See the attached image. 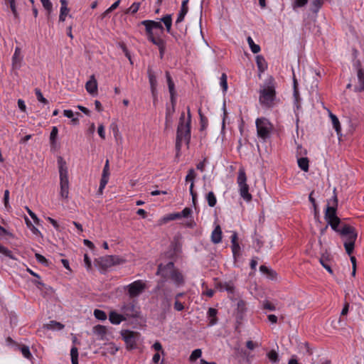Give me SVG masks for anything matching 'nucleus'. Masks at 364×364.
Segmentation results:
<instances>
[{
	"mask_svg": "<svg viewBox=\"0 0 364 364\" xmlns=\"http://www.w3.org/2000/svg\"><path fill=\"white\" fill-rule=\"evenodd\" d=\"M337 206L338 198L336 193V188H334L333 198L328 202L325 212V219L328 222V225H329L334 231L338 232L341 229V227L339 228L341 220L336 215Z\"/></svg>",
	"mask_w": 364,
	"mask_h": 364,
	"instance_id": "obj_1",
	"label": "nucleus"
},
{
	"mask_svg": "<svg viewBox=\"0 0 364 364\" xmlns=\"http://www.w3.org/2000/svg\"><path fill=\"white\" fill-rule=\"evenodd\" d=\"M340 235L344 238V247L346 253L350 255L353 252L355 247V242L357 238V232L355 228L348 224H341V229L338 232Z\"/></svg>",
	"mask_w": 364,
	"mask_h": 364,
	"instance_id": "obj_2",
	"label": "nucleus"
},
{
	"mask_svg": "<svg viewBox=\"0 0 364 364\" xmlns=\"http://www.w3.org/2000/svg\"><path fill=\"white\" fill-rule=\"evenodd\" d=\"M191 140V125L185 123V114L182 112L179 118V122L176 132V148L181 149L182 142L189 144Z\"/></svg>",
	"mask_w": 364,
	"mask_h": 364,
	"instance_id": "obj_3",
	"label": "nucleus"
},
{
	"mask_svg": "<svg viewBox=\"0 0 364 364\" xmlns=\"http://www.w3.org/2000/svg\"><path fill=\"white\" fill-rule=\"evenodd\" d=\"M58 164L60 174V196L61 198L68 200L69 196V181L66 162L61 156H59L58 159Z\"/></svg>",
	"mask_w": 364,
	"mask_h": 364,
	"instance_id": "obj_4",
	"label": "nucleus"
},
{
	"mask_svg": "<svg viewBox=\"0 0 364 364\" xmlns=\"http://www.w3.org/2000/svg\"><path fill=\"white\" fill-rule=\"evenodd\" d=\"M276 97L275 88L269 83L267 87L260 90L259 100L262 105L270 107L273 105Z\"/></svg>",
	"mask_w": 364,
	"mask_h": 364,
	"instance_id": "obj_5",
	"label": "nucleus"
},
{
	"mask_svg": "<svg viewBox=\"0 0 364 364\" xmlns=\"http://www.w3.org/2000/svg\"><path fill=\"white\" fill-rule=\"evenodd\" d=\"M161 22H163L166 26L168 33L171 32L172 26V17L171 14H167L160 19V21H155L151 20H145L141 21V24L144 26L150 27V29H159L161 31L164 30V27Z\"/></svg>",
	"mask_w": 364,
	"mask_h": 364,
	"instance_id": "obj_6",
	"label": "nucleus"
},
{
	"mask_svg": "<svg viewBox=\"0 0 364 364\" xmlns=\"http://www.w3.org/2000/svg\"><path fill=\"white\" fill-rule=\"evenodd\" d=\"M256 127L258 136L264 140L269 136L273 128L270 122L264 117L257 119Z\"/></svg>",
	"mask_w": 364,
	"mask_h": 364,
	"instance_id": "obj_7",
	"label": "nucleus"
},
{
	"mask_svg": "<svg viewBox=\"0 0 364 364\" xmlns=\"http://www.w3.org/2000/svg\"><path fill=\"white\" fill-rule=\"evenodd\" d=\"M175 270L174 264L172 262H168L166 264L163 265L160 264L158 266V269L156 272V274L159 275L162 277V280L159 282L157 285V289H162L164 287V284L166 281L170 279L173 272Z\"/></svg>",
	"mask_w": 364,
	"mask_h": 364,
	"instance_id": "obj_8",
	"label": "nucleus"
},
{
	"mask_svg": "<svg viewBox=\"0 0 364 364\" xmlns=\"http://www.w3.org/2000/svg\"><path fill=\"white\" fill-rule=\"evenodd\" d=\"M121 334L128 349L136 348V341L139 338V333L125 330L122 331Z\"/></svg>",
	"mask_w": 364,
	"mask_h": 364,
	"instance_id": "obj_9",
	"label": "nucleus"
},
{
	"mask_svg": "<svg viewBox=\"0 0 364 364\" xmlns=\"http://www.w3.org/2000/svg\"><path fill=\"white\" fill-rule=\"evenodd\" d=\"M120 259L117 256L113 255H106L102 257H100L96 262L100 268L103 270H105L113 265L119 264Z\"/></svg>",
	"mask_w": 364,
	"mask_h": 364,
	"instance_id": "obj_10",
	"label": "nucleus"
},
{
	"mask_svg": "<svg viewBox=\"0 0 364 364\" xmlns=\"http://www.w3.org/2000/svg\"><path fill=\"white\" fill-rule=\"evenodd\" d=\"M146 285L141 280H137L127 286L129 296L131 298L140 295L145 289Z\"/></svg>",
	"mask_w": 364,
	"mask_h": 364,
	"instance_id": "obj_11",
	"label": "nucleus"
},
{
	"mask_svg": "<svg viewBox=\"0 0 364 364\" xmlns=\"http://www.w3.org/2000/svg\"><path fill=\"white\" fill-rule=\"evenodd\" d=\"M147 75L150 84L151 95L154 99V102H155L157 100L158 82L156 75L151 66H149L147 68Z\"/></svg>",
	"mask_w": 364,
	"mask_h": 364,
	"instance_id": "obj_12",
	"label": "nucleus"
},
{
	"mask_svg": "<svg viewBox=\"0 0 364 364\" xmlns=\"http://www.w3.org/2000/svg\"><path fill=\"white\" fill-rule=\"evenodd\" d=\"M121 311L124 317L127 318H136L139 316V308L133 303L124 304L122 308Z\"/></svg>",
	"mask_w": 364,
	"mask_h": 364,
	"instance_id": "obj_13",
	"label": "nucleus"
},
{
	"mask_svg": "<svg viewBox=\"0 0 364 364\" xmlns=\"http://www.w3.org/2000/svg\"><path fill=\"white\" fill-rule=\"evenodd\" d=\"M22 61L21 50L20 48L16 47L12 57V70L14 71L15 75H18L17 70L21 68Z\"/></svg>",
	"mask_w": 364,
	"mask_h": 364,
	"instance_id": "obj_14",
	"label": "nucleus"
},
{
	"mask_svg": "<svg viewBox=\"0 0 364 364\" xmlns=\"http://www.w3.org/2000/svg\"><path fill=\"white\" fill-rule=\"evenodd\" d=\"M166 78L168 87V91L170 93V98L171 104H176V90H175V85L171 78V76L168 71L166 72Z\"/></svg>",
	"mask_w": 364,
	"mask_h": 364,
	"instance_id": "obj_15",
	"label": "nucleus"
},
{
	"mask_svg": "<svg viewBox=\"0 0 364 364\" xmlns=\"http://www.w3.org/2000/svg\"><path fill=\"white\" fill-rule=\"evenodd\" d=\"M86 90L91 95H96L97 92V82L94 75L90 77V80L86 82Z\"/></svg>",
	"mask_w": 364,
	"mask_h": 364,
	"instance_id": "obj_16",
	"label": "nucleus"
},
{
	"mask_svg": "<svg viewBox=\"0 0 364 364\" xmlns=\"http://www.w3.org/2000/svg\"><path fill=\"white\" fill-rule=\"evenodd\" d=\"M188 1V0L183 1L180 12L178 14V17H177V19L175 23L176 25H178V23H181L184 20L185 16L186 15V14L188 13V9L187 6Z\"/></svg>",
	"mask_w": 364,
	"mask_h": 364,
	"instance_id": "obj_17",
	"label": "nucleus"
},
{
	"mask_svg": "<svg viewBox=\"0 0 364 364\" xmlns=\"http://www.w3.org/2000/svg\"><path fill=\"white\" fill-rule=\"evenodd\" d=\"M170 279H171L173 280V282H174V284L177 286V287H179V286H182L184 284V278H183V274L179 272L178 271L177 269H175Z\"/></svg>",
	"mask_w": 364,
	"mask_h": 364,
	"instance_id": "obj_18",
	"label": "nucleus"
},
{
	"mask_svg": "<svg viewBox=\"0 0 364 364\" xmlns=\"http://www.w3.org/2000/svg\"><path fill=\"white\" fill-rule=\"evenodd\" d=\"M109 320L112 324H119L122 321L126 320L124 315L117 314L115 311H111L109 315Z\"/></svg>",
	"mask_w": 364,
	"mask_h": 364,
	"instance_id": "obj_19",
	"label": "nucleus"
},
{
	"mask_svg": "<svg viewBox=\"0 0 364 364\" xmlns=\"http://www.w3.org/2000/svg\"><path fill=\"white\" fill-rule=\"evenodd\" d=\"M222 240V230L220 225H217L211 234V241L214 244H218Z\"/></svg>",
	"mask_w": 364,
	"mask_h": 364,
	"instance_id": "obj_20",
	"label": "nucleus"
},
{
	"mask_svg": "<svg viewBox=\"0 0 364 364\" xmlns=\"http://www.w3.org/2000/svg\"><path fill=\"white\" fill-rule=\"evenodd\" d=\"M237 232H233V234L231 236V243H232V251L233 253V255L235 257L236 255H239L240 247L239 245V243L237 242Z\"/></svg>",
	"mask_w": 364,
	"mask_h": 364,
	"instance_id": "obj_21",
	"label": "nucleus"
},
{
	"mask_svg": "<svg viewBox=\"0 0 364 364\" xmlns=\"http://www.w3.org/2000/svg\"><path fill=\"white\" fill-rule=\"evenodd\" d=\"M237 183L238 187L247 186V176L243 168H240L238 171V176L237 178Z\"/></svg>",
	"mask_w": 364,
	"mask_h": 364,
	"instance_id": "obj_22",
	"label": "nucleus"
},
{
	"mask_svg": "<svg viewBox=\"0 0 364 364\" xmlns=\"http://www.w3.org/2000/svg\"><path fill=\"white\" fill-rule=\"evenodd\" d=\"M93 332L101 340H105L107 334V328L105 326L97 325L93 328Z\"/></svg>",
	"mask_w": 364,
	"mask_h": 364,
	"instance_id": "obj_23",
	"label": "nucleus"
},
{
	"mask_svg": "<svg viewBox=\"0 0 364 364\" xmlns=\"http://www.w3.org/2000/svg\"><path fill=\"white\" fill-rule=\"evenodd\" d=\"M164 300L162 301V306L164 309L169 310L171 306V299H169V296L171 294V290L167 288L162 289Z\"/></svg>",
	"mask_w": 364,
	"mask_h": 364,
	"instance_id": "obj_24",
	"label": "nucleus"
},
{
	"mask_svg": "<svg viewBox=\"0 0 364 364\" xmlns=\"http://www.w3.org/2000/svg\"><path fill=\"white\" fill-rule=\"evenodd\" d=\"M239 193L240 196L247 202L252 200V195L249 193V186H245L239 188Z\"/></svg>",
	"mask_w": 364,
	"mask_h": 364,
	"instance_id": "obj_25",
	"label": "nucleus"
},
{
	"mask_svg": "<svg viewBox=\"0 0 364 364\" xmlns=\"http://www.w3.org/2000/svg\"><path fill=\"white\" fill-rule=\"evenodd\" d=\"M324 0H312L310 4V11L314 14L315 15L317 14L319 9L323 4Z\"/></svg>",
	"mask_w": 364,
	"mask_h": 364,
	"instance_id": "obj_26",
	"label": "nucleus"
},
{
	"mask_svg": "<svg viewBox=\"0 0 364 364\" xmlns=\"http://www.w3.org/2000/svg\"><path fill=\"white\" fill-rule=\"evenodd\" d=\"M357 75H358V82L360 83V87H355V91H356V92L364 91V71L360 68H359L358 69Z\"/></svg>",
	"mask_w": 364,
	"mask_h": 364,
	"instance_id": "obj_27",
	"label": "nucleus"
},
{
	"mask_svg": "<svg viewBox=\"0 0 364 364\" xmlns=\"http://www.w3.org/2000/svg\"><path fill=\"white\" fill-rule=\"evenodd\" d=\"M217 313L218 311L214 308H209L208 311V316L209 318V326H213L217 323Z\"/></svg>",
	"mask_w": 364,
	"mask_h": 364,
	"instance_id": "obj_28",
	"label": "nucleus"
},
{
	"mask_svg": "<svg viewBox=\"0 0 364 364\" xmlns=\"http://www.w3.org/2000/svg\"><path fill=\"white\" fill-rule=\"evenodd\" d=\"M218 287L221 291H226L229 294H233L235 291V287L233 284L230 282H220L218 284Z\"/></svg>",
	"mask_w": 364,
	"mask_h": 364,
	"instance_id": "obj_29",
	"label": "nucleus"
},
{
	"mask_svg": "<svg viewBox=\"0 0 364 364\" xmlns=\"http://www.w3.org/2000/svg\"><path fill=\"white\" fill-rule=\"evenodd\" d=\"M256 63L260 72H264L267 68V64L265 59L262 55L256 56Z\"/></svg>",
	"mask_w": 364,
	"mask_h": 364,
	"instance_id": "obj_30",
	"label": "nucleus"
},
{
	"mask_svg": "<svg viewBox=\"0 0 364 364\" xmlns=\"http://www.w3.org/2000/svg\"><path fill=\"white\" fill-rule=\"evenodd\" d=\"M309 159L306 157H300L297 160L299 167L305 172L309 171Z\"/></svg>",
	"mask_w": 364,
	"mask_h": 364,
	"instance_id": "obj_31",
	"label": "nucleus"
},
{
	"mask_svg": "<svg viewBox=\"0 0 364 364\" xmlns=\"http://www.w3.org/2000/svg\"><path fill=\"white\" fill-rule=\"evenodd\" d=\"M259 270L263 274H267V276L271 279H274L277 275V273L274 270L269 269L265 265H261L259 267Z\"/></svg>",
	"mask_w": 364,
	"mask_h": 364,
	"instance_id": "obj_32",
	"label": "nucleus"
},
{
	"mask_svg": "<svg viewBox=\"0 0 364 364\" xmlns=\"http://www.w3.org/2000/svg\"><path fill=\"white\" fill-rule=\"evenodd\" d=\"M329 117L331 119L333 128L335 129L336 132L338 134L341 131V124H340L338 117L331 112H330Z\"/></svg>",
	"mask_w": 364,
	"mask_h": 364,
	"instance_id": "obj_33",
	"label": "nucleus"
},
{
	"mask_svg": "<svg viewBox=\"0 0 364 364\" xmlns=\"http://www.w3.org/2000/svg\"><path fill=\"white\" fill-rule=\"evenodd\" d=\"M294 105L296 107L297 109H299L300 104H299V93L297 88V81L294 78Z\"/></svg>",
	"mask_w": 364,
	"mask_h": 364,
	"instance_id": "obj_34",
	"label": "nucleus"
},
{
	"mask_svg": "<svg viewBox=\"0 0 364 364\" xmlns=\"http://www.w3.org/2000/svg\"><path fill=\"white\" fill-rule=\"evenodd\" d=\"M45 327L47 329H51V330H61L64 328V325L62 324L60 322L55 321H51L49 323L46 324Z\"/></svg>",
	"mask_w": 364,
	"mask_h": 364,
	"instance_id": "obj_35",
	"label": "nucleus"
},
{
	"mask_svg": "<svg viewBox=\"0 0 364 364\" xmlns=\"http://www.w3.org/2000/svg\"><path fill=\"white\" fill-rule=\"evenodd\" d=\"M321 264L331 274H333V270L328 264V259L327 257L322 255L319 259Z\"/></svg>",
	"mask_w": 364,
	"mask_h": 364,
	"instance_id": "obj_36",
	"label": "nucleus"
},
{
	"mask_svg": "<svg viewBox=\"0 0 364 364\" xmlns=\"http://www.w3.org/2000/svg\"><path fill=\"white\" fill-rule=\"evenodd\" d=\"M247 43L250 46V48L253 53H257L260 51V47L259 45L255 44L250 36H248L247 38Z\"/></svg>",
	"mask_w": 364,
	"mask_h": 364,
	"instance_id": "obj_37",
	"label": "nucleus"
},
{
	"mask_svg": "<svg viewBox=\"0 0 364 364\" xmlns=\"http://www.w3.org/2000/svg\"><path fill=\"white\" fill-rule=\"evenodd\" d=\"M206 200L210 207H214L216 204V197L213 191H210L206 196Z\"/></svg>",
	"mask_w": 364,
	"mask_h": 364,
	"instance_id": "obj_38",
	"label": "nucleus"
},
{
	"mask_svg": "<svg viewBox=\"0 0 364 364\" xmlns=\"http://www.w3.org/2000/svg\"><path fill=\"white\" fill-rule=\"evenodd\" d=\"M196 177V173L193 168H191L188 170V174L186 176V181L191 182V184L194 185V181Z\"/></svg>",
	"mask_w": 364,
	"mask_h": 364,
	"instance_id": "obj_39",
	"label": "nucleus"
},
{
	"mask_svg": "<svg viewBox=\"0 0 364 364\" xmlns=\"http://www.w3.org/2000/svg\"><path fill=\"white\" fill-rule=\"evenodd\" d=\"M95 317L100 321H105L107 319V314L104 311L95 309L94 311Z\"/></svg>",
	"mask_w": 364,
	"mask_h": 364,
	"instance_id": "obj_40",
	"label": "nucleus"
},
{
	"mask_svg": "<svg viewBox=\"0 0 364 364\" xmlns=\"http://www.w3.org/2000/svg\"><path fill=\"white\" fill-rule=\"evenodd\" d=\"M220 84L222 87L223 91L225 92L228 90V82H227V75L225 73H223L220 79Z\"/></svg>",
	"mask_w": 364,
	"mask_h": 364,
	"instance_id": "obj_41",
	"label": "nucleus"
},
{
	"mask_svg": "<svg viewBox=\"0 0 364 364\" xmlns=\"http://www.w3.org/2000/svg\"><path fill=\"white\" fill-rule=\"evenodd\" d=\"M202 355V351L200 349L198 348V349H196L194 350L191 355H190V360L191 361H195L198 358H200Z\"/></svg>",
	"mask_w": 364,
	"mask_h": 364,
	"instance_id": "obj_42",
	"label": "nucleus"
},
{
	"mask_svg": "<svg viewBox=\"0 0 364 364\" xmlns=\"http://www.w3.org/2000/svg\"><path fill=\"white\" fill-rule=\"evenodd\" d=\"M267 357L273 363H277L279 361L278 353L274 350H272L267 353Z\"/></svg>",
	"mask_w": 364,
	"mask_h": 364,
	"instance_id": "obj_43",
	"label": "nucleus"
},
{
	"mask_svg": "<svg viewBox=\"0 0 364 364\" xmlns=\"http://www.w3.org/2000/svg\"><path fill=\"white\" fill-rule=\"evenodd\" d=\"M35 93H36L37 100L39 102H41L45 105L48 103V101L43 96L41 91L38 88H36L35 90Z\"/></svg>",
	"mask_w": 364,
	"mask_h": 364,
	"instance_id": "obj_44",
	"label": "nucleus"
},
{
	"mask_svg": "<svg viewBox=\"0 0 364 364\" xmlns=\"http://www.w3.org/2000/svg\"><path fill=\"white\" fill-rule=\"evenodd\" d=\"M64 115L68 118H72V122L74 124H77L79 122L77 118H73L74 114L72 110L65 109L63 111Z\"/></svg>",
	"mask_w": 364,
	"mask_h": 364,
	"instance_id": "obj_45",
	"label": "nucleus"
},
{
	"mask_svg": "<svg viewBox=\"0 0 364 364\" xmlns=\"http://www.w3.org/2000/svg\"><path fill=\"white\" fill-rule=\"evenodd\" d=\"M35 257L39 263L45 265L46 267H48L49 265L48 259L44 256L41 255L39 253H36Z\"/></svg>",
	"mask_w": 364,
	"mask_h": 364,
	"instance_id": "obj_46",
	"label": "nucleus"
},
{
	"mask_svg": "<svg viewBox=\"0 0 364 364\" xmlns=\"http://www.w3.org/2000/svg\"><path fill=\"white\" fill-rule=\"evenodd\" d=\"M181 218L179 213H171L164 218V221L167 222Z\"/></svg>",
	"mask_w": 364,
	"mask_h": 364,
	"instance_id": "obj_47",
	"label": "nucleus"
},
{
	"mask_svg": "<svg viewBox=\"0 0 364 364\" xmlns=\"http://www.w3.org/2000/svg\"><path fill=\"white\" fill-rule=\"evenodd\" d=\"M43 7L50 13L52 11L53 4L50 0H41Z\"/></svg>",
	"mask_w": 364,
	"mask_h": 364,
	"instance_id": "obj_48",
	"label": "nucleus"
},
{
	"mask_svg": "<svg viewBox=\"0 0 364 364\" xmlns=\"http://www.w3.org/2000/svg\"><path fill=\"white\" fill-rule=\"evenodd\" d=\"M0 253L10 258H13L12 252L5 247L0 245Z\"/></svg>",
	"mask_w": 364,
	"mask_h": 364,
	"instance_id": "obj_49",
	"label": "nucleus"
},
{
	"mask_svg": "<svg viewBox=\"0 0 364 364\" xmlns=\"http://www.w3.org/2000/svg\"><path fill=\"white\" fill-rule=\"evenodd\" d=\"M262 306L264 309L269 311H274L276 309L275 306L267 300L263 301Z\"/></svg>",
	"mask_w": 364,
	"mask_h": 364,
	"instance_id": "obj_50",
	"label": "nucleus"
},
{
	"mask_svg": "<svg viewBox=\"0 0 364 364\" xmlns=\"http://www.w3.org/2000/svg\"><path fill=\"white\" fill-rule=\"evenodd\" d=\"M69 9L60 8V13L59 16L60 21H65V16L68 15Z\"/></svg>",
	"mask_w": 364,
	"mask_h": 364,
	"instance_id": "obj_51",
	"label": "nucleus"
},
{
	"mask_svg": "<svg viewBox=\"0 0 364 364\" xmlns=\"http://www.w3.org/2000/svg\"><path fill=\"white\" fill-rule=\"evenodd\" d=\"M58 132V128L56 127H53L50 134V140L52 143L55 142Z\"/></svg>",
	"mask_w": 364,
	"mask_h": 364,
	"instance_id": "obj_52",
	"label": "nucleus"
},
{
	"mask_svg": "<svg viewBox=\"0 0 364 364\" xmlns=\"http://www.w3.org/2000/svg\"><path fill=\"white\" fill-rule=\"evenodd\" d=\"M21 351L25 358H30L31 357V353L28 346H23L21 348Z\"/></svg>",
	"mask_w": 364,
	"mask_h": 364,
	"instance_id": "obj_53",
	"label": "nucleus"
},
{
	"mask_svg": "<svg viewBox=\"0 0 364 364\" xmlns=\"http://www.w3.org/2000/svg\"><path fill=\"white\" fill-rule=\"evenodd\" d=\"M84 262L87 270L92 269L91 259L88 257L87 254L84 255Z\"/></svg>",
	"mask_w": 364,
	"mask_h": 364,
	"instance_id": "obj_54",
	"label": "nucleus"
},
{
	"mask_svg": "<svg viewBox=\"0 0 364 364\" xmlns=\"http://www.w3.org/2000/svg\"><path fill=\"white\" fill-rule=\"evenodd\" d=\"M198 113H199V115H200V117L201 129H203L205 128V127L208 124V119H207V118L205 117H204L202 114L200 109H199Z\"/></svg>",
	"mask_w": 364,
	"mask_h": 364,
	"instance_id": "obj_55",
	"label": "nucleus"
},
{
	"mask_svg": "<svg viewBox=\"0 0 364 364\" xmlns=\"http://www.w3.org/2000/svg\"><path fill=\"white\" fill-rule=\"evenodd\" d=\"M10 8L11 9V11L14 14V16L16 18L18 16V12L16 7V2L15 0H9Z\"/></svg>",
	"mask_w": 364,
	"mask_h": 364,
	"instance_id": "obj_56",
	"label": "nucleus"
},
{
	"mask_svg": "<svg viewBox=\"0 0 364 364\" xmlns=\"http://www.w3.org/2000/svg\"><path fill=\"white\" fill-rule=\"evenodd\" d=\"M9 191L6 190L4 191V203L5 208L6 209H9L10 208V205L9 204Z\"/></svg>",
	"mask_w": 364,
	"mask_h": 364,
	"instance_id": "obj_57",
	"label": "nucleus"
},
{
	"mask_svg": "<svg viewBox=\"0 0 364 364\" xmlns=\"http://www.w3.org/2000/svg\"><path fill=\"white\" fill-rule=\"evenodd\" d=\"M109 161L107 160L105 165L104 166L102 176H106L109 178Z\"/></svg>",
	"mask_w": 364,
	"mask_h": 364,
	"instance_id": "obj_58",
	"label": "nucleus"
},
{
	"mask_svg": "<svg viewBox=\"0 0 364 364\" xmlns=\"http://www.w3.org/2000/svg\"><path fill=\"white\" fill-rule=\"evenodd\" d=\"M120 47L122 48L123 52L124 53L125 56L129 60L130 63L132 64L133 63L132 61L131 55L128 49L127 48L126 46L124 43H122L120 44Z\"/></svg>",
	"mask_w": 364,
	"mask_h": 364,
	"instance_id": "obj_59",
	"label": "nucleus"
},
{
	"mask_svg": "<svg viewBox=\"0 0 364 364\" xmlns=\"http://www.w3.org/2000/svg\"><path fill=\"white\" fill-rule=\"evenodd\" d=\"M246 346L250 350H254L255 348L259 347V345L257 342H253L252 341H247L246 343Z\"/></svg>",
	"mask_w": 364,
	"mask_h": 364,
	"instance_id": "obj_60",
	"label": "nucleus"
},
{
	"mask_svg": "<svg viewBox=\"0 0 364 364\" xmlns=\"http://www.w3.org/2000/svg\"><path fill=\"white\" fill-rule=\"evenodd\" d=\"M191 212H192V210L190 208H185L179 213H180L181 218H182V217L188 218L191 215Z\"/></svg>",
	"mask_w": 364,
	"mask_h": 364,
	"instance_id": "obj_61",
	"label": "nucleus"
},
{
	"mask_svg": "<svg viewBox=\"0 0 364 364\" xmlns=\"http://www.w3.org/2000/svg\"><path fill=\"white\" fill-rule=\"evenodd\" d=\"M174 309L178 311H181L184 309V306L179 300L175 299Z\"/></svg>",
	"mask_w": 364,
	"mask_h": 364,
	"instance_id": "obj_62",
	"label": "nucleus"
},
{
	"mask_svg": "<svg viewBox=\"0 0 364 364\" xmlns=\"http://www.w3.org/2000/svg\"><path fill=\"white\" fill-rule=\"evenodd\" d=\"M307 2H308V0H295L293 6L294 9L296 7H302L304 5H306L307 4Z\"/></svg>",
	"mask_w": 364,
	"mask_h": 364,
	"instance_id": "obj_63",
	"label": "nucleus"
},
{
	"mask_svg": "<svg viewBox=\"0 0 364 364\" xmlns=\"http://www.w3.org/2000/svg\"><path fill=\"white\" fill-rule=\"evenodd\" d=\"M97 132L102 139H105V127L102 124L99 125Z\"/></svg>",
	"mask_w": 364,
	"mask_h": 364,
	"instance_id": "obj_64",
	"label": "nucleus"
}]
</instances>
